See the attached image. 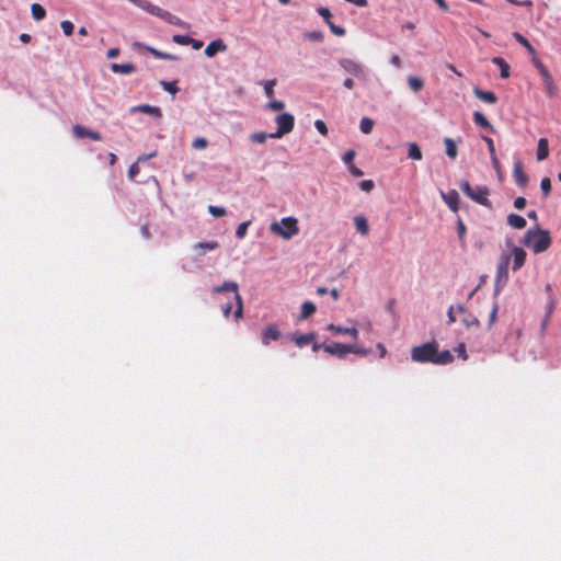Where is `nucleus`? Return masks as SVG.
<instances>
[{
	"mask_svg": "<svg viewBox=\"0 0 561 561\" xmlns=\"http://www.w3.org/2000/svg\"><path fill=\"white\" fill-rule=\"evenodd\" d=\"M524 243L531 248L535 253H542L551 245V238L547 230H528L525 233Z\"/></svg>",
	"mask_w": 561,
	"mask_h": 561,
	"instance_id": "nucleus-1",
	"label": "nucleus"
},
{
	"mask_svg": "<svg viewBox=\"0 0 561 561\" xmlns=\"http://www.w3.org/2000/svg\"><path fill=\"white\" fill-rule=\"evenodd\" d=\"M270 229L274 234L289 240L299 232L298 220L295 217H284L279 222H272Z\"/></svg>",
	"mask_w": 561,
	"mask_h": 561,
	"instance_id": "nucleus-2",
	"label": "nucleus"
},
{
	"mask_svg": "<svg viewBox=\"0 0 561 561\" xmlns=\"http://www.w3.org/2000/svg\"><path fill=\"white\" fill-rule=\"evenodd\" d=\"M437 355V342H426L411 350V358L416 363H433Z\"/></svg>",
	"mask_w": 561,
	"mask_h": 561,
	"instance_id": "nucleus-3",
	"label": "nucleus"
},
{
	"mask_svg": "<svg viewBox=\"0 0 561 561\" xmlns=\"http://www.w3.org/2000/svg\"><path fill=\"white\" fill-rule=\"evenodd\" d=\"M211 291L213 294L231 293L237 304L234 319L238 321L243 317L242 297L239 294V286L236 282H225L222 285L214 287Z\"/></svg>",
	"mask_w": 561,
	"mask_h": 561,
	"instance_id": "nucleus-4",
	"label": "nucleus"
},
{
	"mask_svg": "<svg viewBox=\"0 0 561 561\" xmlns=\"http://www.w3.org/2000/svg\"><path fill=\"white\" fill-rule=\"evenodd\" d=\"M275 122L277 129L275 133L270 134V138H282L294 129L295 118L289 113H283L276 116Z\"/></svg>",
	"mask_w": 561,
	"mask_h": 561,
	"instance_id": "nucleus-5",
	"label": "nucleus"
},
{
	"mask_svg": "<svg viewBox=\"0 0 561 561\" xmlns=\"http://www.w3.org/2000/svg\"><path fill=\"white\" fill-rule=\"evenodd\" d=\"M339 65L350 75L354 76L355 78L359 80H366V72L359 62L348 59V58H342L339 60Z\"/></svg>",
	"mask_w": 561,
	"mask_h": 561,
	"instance_id": "nucleus-6",
	"label": "nucleus"
},
{
	"mask_svg": "<svg viewBox=\"0 0 561 561\" xmlns=\"http://www.w3.org/2000/svg\"><path fill=\"white\" fill-rule=\"evenodd\" d=\"M282 336L280 331L276 324H270L263 329L261 340L263 345H270L271 342L279 340Z\"/></svg>",
	"mask_w": 561,
	"mask_h": 561,
	"instance_id": "nucleus-7",
	"label": "nucleus"
},
{
	"mask_svg": "<svg viewBox=\"0 0 561 561\" xmlns=\"http://www.w3.org/2000/svg\"><path fill=\"white\" fill-rule=\"evenodd\" d=\"M489 194H490V192L486 186H479L472 192V194L469 196V198H471L472 201H474L476 203H478L482 206L491 207Z\"/></svg>",
	"mask_w": 561,
	"mask_h": 561,
	"instance_id": "nucleus-8",
	"label": "nucleus"
},
{
	"mask_svg": "<svg viewBox=\"0 0 561 561\" xmlns=\"http://www.w3.org/2000/svg\"><path fill=\"white\" fill-rule=\"evenodd\" d=\"M440 196L451 211L457 213L459 210V194L456 190L442 191Z\"/></svg>",
	"mask_w": 561,
	"mask_h": 561,
	"instance_id": "nucleus-9",
	"label": "nucleus"
},
{
	"mask_svg": "<svg viewBox=\"0 0 561 561\" xmlns=\"http://www.w3.org/2000/svg\"><path fill=\"white\" fill-rule=\"evenodd\" d=\"M323 350L331 355L342 358L350 353L351 348L347 347V344L336 342L332 344H323Z\"/></svg>",
	"mask_w": 561,
	"mask_h": 561,
	"instance_id": "nucleus-10",
	"label": "nucleus"
},
{
	"mask_svg": "<svg viewBox=\"0 0 561 561\" xmlns=\"http://www.w3.org/2000/svg\"><path fill=\"white\" fill-rule=\"evenodd\" d=\"M73 135L77 138H84L88 137L94 141H100L102 139V136L98 131L89 130L88 128L81 126V125H75L72 127Z\"/></svg>",
	"mask_w": 561,
	"mask_h": 561,
	"instance_id": "nucleus-11",
	"label": "nucleus"
},
{
	"mask_svg": "<svg viewBox=\"0 0 561 561\" xmlns=\"http://www.w3.org/2000/svg\"><path fill=\"white\" fill-rule=\"evenodd\" d=\"M220 247L218 241H206V242H197L194 244L193 250L196 252L198 256H203L206 252L217 250Z\"/></svg>",
	"mask_w": 561,
	"mask_h": 561,
	"instance_id": "nucleus-12",
	"label": "nucleus"
},
{
	"mask_svg": "<svg viewBox=\"0 0 561 561\" xmlns=\"http://www.w3.org/2000/svg\"><path fill=\"white\" fill-rule=\"evenodd\" d=\"M526 251L519 247H514L512 250L513 256V271H518L523 267L526 261Z\"/></svg>",
	"mask_w": 561,
	"mask_h": 561,
	"instance_id": "nucleus-13",
	"label": "nucleus"
},
{
	"mask_svg": "<svg viewBox=\"0 0 561 561\" xmlns=\"http://www.w3.org/2000/svg\"><path fill=\"white\" fill-rule=\"evenodd\" d=\"M227 45L222 39H215L210 42L205 48V55L207 57H214L217 53L226 51Z\"/></svg>",
	"mask_w": 561,
	"mask_h": 561,
	"instance_id": "nucleus-14",
	"label": "nucleus"
},
{
	"mask_svg": "<svg viewBox=\"0 0 561 561\" xmlns=\"http://www.w3.org/2000/svg\"><path fill=\"white\" fill-rule=\"evenodd\" d=\"M317 334L311 333H305V334H291L290 339L291 341L298 346L304 347L312 342L316 341Z\"/></svg>",
	"mask_w": 561,
	"mask_h": 561,
	"instance_id": "nucleus-15",
	"label": "nucleus"
},
{
	"mask_svg": "<svg viewBox=\"0 0 561 561\" xmlns=\"http://www.w3.org/2000/svg\"><path fill=\"white\" fill-rule=\"evenodd\" d=\"M327 329L335 334L351 335L354 340H357V337H358V330L355 327L343 328L341 325H335V324L331 323L327 327Z\"/></svg>",
	"mask_w": 561,
	"mask_h": 561,
	"instance_id": "nucleus-16",
	"label": "nucleus"
},
{
	"mask_svg": "<svg viewBox=\"0 0 561 561\" xmlns=\"http://www.w3.org/2000/svg\"><path fill=\"white\" fill-rule=\"evenodd\" d=\"M130 111L131 112H141V113L149 114V115L158 117V118H160L162 116V112H161L160 107L152 106L149 104H141V105L134 106L130 108Z\"/></svg>",
	"mask_w": 561,
	"mask_h": 561,
	"instance_id": "nucleus-17",
	"label": "nucleus"
},
{
	"mask_svg": "<svg viewBox=\"0 0 561 561\" xmlns=\"http://www.w3.org/2000/svg\"><path fill=\"white\" fill-rule=\"evenodd\" d=\"M513 173H514V178H515L516 183L520 187L526 186V184L528 183V176H527V174L523 170L522 162L518 161V162H516L514 164Z\"/></svg>",
	"mask_w": 561,
	"mask_h": 561,
	"instance_id": "nucleus-18",
	"label": "nucleus"
},
{
	"mask_svg": "<svg viewBox=\"0 0 561 561\" xmlns=\"http://www.w3.org/2000/svg\"><path fill=\"white\" fill-rule=\"evenodd\" d=\"M541 78L543 81L546 94L549 98H553L557 94V87L554 84L552 76L550 75V72H546V73L541 75Z\"/></svg>",
	"mask_w": 561,
	"mask_h": 561,
	"instance_id": "nucleus-19",
	"label": "nucleus"
},
{
	"mask_svg": "<svg viewBox=\"0 0 561 561\" xmlns=\"http://www.w3.org/2000/svg\"><path fill=\"white\" fill-rule=\"evenodd\" d=\"M147 12L154 16L162 19L163 21H165L168 23L170 20H172V15H173L169 11H165V10L161 9L160 7L154 5L152 3L150 5H148Z\"/></svg>",
	"mask_w": 561,
	"mask_h": 561,
	"instance_id": "nucleus-20",
	"label": "nucleus"
},
{
	"mask_svg": "<svg viewBox=\"0 0 561 561\" xmlns=\"http://www.w3.org/2000/svg\"><path fill=\"white\" fill-rule=\"evenodd\" d=\"M511 256L510 255H502L501 262L497 265V272L496 277L500 278H508V264H510Z\"/></svg>",
	"mask_w": 561,
	"mask_h": 561,
	"instance_id": "nucleus-21",
	"label": "nucleus"
},
{
	"mask_svg": "<svg viewBox=\"0 0 561 561\" xmlns=\"http://www.w3.org/2000/svg\"><path fill=\"white\" fill-rule=\"evenodd\" d=\"M473 93H474V95H476L479 100H481V101H483V102H485V103L494 104V103H496V102H497V96H496V95H495V93H494V92H492V91H483V90H480V89L476 88V89L473 90Z\"/></svg>",
	"mask_w": 561,
	"mask_h": 561,
	"instance_id": "nucleus-22",
	"label": "nucleus"
},
{
	"mask_svg": "<svg viewBox=\"0 0 561 561\" xmlns=\"http://www.w3.org/2000/svg\"><path fill=\"white\" fill-rule=\"evenodd\" d=\"M111 70L114 73H124L129 75L136 71V67L134 64L127 62V64H112Z\"/></svg>",
	"mask_w": 561,
	"mask_h": 561,
	"instance_id": "nucleus-23",
	"label": "nucleus"
},
{
	"mask_svg": "<svg viewBox=\"0 0 561 561\" xmlns=\"http://www.w3.org/2000/svg\"><path fill=\"white\" fill-rule=\"evenodd\" d=\"M354 225H355V228L356 230L362 234V236H367L368 232H369V225L367 222V219L362 216V215H357L354 217Z\"/></svg>",
	"mask_w": 561,
	"mask_h": 561,
	"instance_id": "nucleus-24",
	"label": "nucleus"
},
{
	"mask_svg": "<svg viewBox=\"0 0 561 561\" xmlns=\"http://www.w3.org/2000/svg\"><path fill=\"white\" fill-rule=\"evenodd\" d=\"M549 156V145L548 140L546 138H540L538 140V147H537V159L539 161H542L547 159Z\"/></svg>",
	"mask_w": 561,
	"mask_h": 561,
	"instance_id": "nucleus-25",
	"label": "nucleus"
},
{
	"mask_svg": "<svg viewBox=\"0 0 561 561\" xmlns=\"http://www.w3.org/2000/svg\"><path fill=\"white\" fill-rule=\"evenodd\" d=\"M507 224L515 229H523L526 227V219L516 214H510L507 216Z\"/></svg>",
	"mask_w": 561,
	"mask_h": 561,
	"instance_id": "nucleus-26",
	"label": "nucleus"
},
{
	"mask_svg": "<svg viewBox=\"0 0 561 561\" xmlns=\"http://www.w3.org/2000/svg\"><path fill=\"white\" fill-rule=\"evenodd\" d=\"M492 62L494 65L499 66V68L501 70L502 78H504V79L510 78V76H511L510 66L502 57H493Z\"/></svg>",
	"mask_w": 561,
	"mask_h": 561,
	"instance_id": "nucleus-27",
	"label": "nucleus"
},
{
	"mask_svg": "<svg viewBox=\"0 0 561 561\" xmlns=\"http://www.w3.org/2000/svg\"><path fill=\"white\" fill-rule=\"evenodd\" d=\"M453 360H454V356H453V354L448 350H445L443 352H439L437 350V355L435 356L434 364H436V365H446V364L451 363Z\"/></svg>",
	"mask_w": 561,
	"mask_h": 561,
	"instance_id": "nucleus-28",
	"label": "nucleus"
},
{
	"mask_svg": "<svg viewBox=\"0 0 561 561\" xmlns=\"http://www.w3.org/2000/svg\"><path fill=\"white\" fill-rule=\"evenodd\" d=\"M513 37L523 46L527 49V51L531 55V56H535L536 55V49L534 48V46L529 43V41L523 36L520 33L518 32H514L513 33Z\"/></svg>",
	"mask_w": 561,
	"mask_h": 561,
	"instance_id": "nucleus-29",
	"label": "nucleus"
},
{
	"mask_svg": "<svg viewBox=\"0 0 561 561\" xmlns=\"http://www.w3.org/2000/svg\"><path fill=\"white\" fill-rule=\"evenodd\" d=\"M316 305L311 301H306L301 305V313L299 319L305 320L311 317L316 312Z\"/></svg>",
	"mask_w": 561,
	"mask_h": 561,
	"instance_id": "nucleus-30",
	"label": "nucleus"
},
{
	"mask_svg": "<svg viewBox=\"0 0 561 561\" xmlns=\"http://www.w3.org/2000/svg\"><path fill=\"white\" fill-rule=\"evenodd\" d=\"M408 157L410 159L416 160V161L422 160L423 154H422V151H421L420 147L417 146V144L410 142L408 145Z\"/></svg>",
	"mask_w": 561,
	"mask_h": 561,
	"instance_id": "nucleus-31",
	"label": "nucleus"
},
{
	"mask_svg": "<svg viewBox=\"0 0 561 561\" xmlns=\"http://www.w3.org/2000/svg\"><path fill=\"white\" fill-rule=\"evenodd\" d=\"M473 122L482 128H493L488 118L479 111L473 113Z\"/></svg>",
	"mask_w": 561,
	"mask_h": 561,
	"instance_id": "nucleus-32",
	"label": "nucleus"
},
{
	"mask_svg": "<svg viewBox=\"0 0 561 561\" xmlns=\"http://www.w3.org/2000/svg\"><path fill=\"white\" fill-rule=\"evenodd\" d=\"M444 144L446 147V154L450 159H455L458 154V150H457V146H456L455 141L451 138H445Z\"/></svg>",
	"mask_w": 561,
	"mask_h": 561,
	"instance_id": "nucleus-33",
	"label": "nucleus"
},
{
	"mask_svg": "<svg viewBox=\"0 0 561 561\" xmlns=\"http://www.w3.org/2000/svg\"><path fill=\"white\" fill-rule=\"evenodd\" d=\"M32 16L36 21H41L46 16L45 9L39 3H33L31 7Z\"/></svg>",
	"mask_w": 561,
	"mask_h": 561,
	"instance_id": "nucleus-34",
	"label": "nucleus"
},
{
	"mask_svg": "<svg viewBox=\"0 0 561 561\" xmlns=\"http://www.w3.org/2000/svg\"><path fill=\"white\" fill-rule=\"evenodd\" d=\"M408 84L414 92H419L423 89L424 82L421 78L415 76H409L408 77Z\"/></svg>",
	"mask_w": 561,
	"mask_h": 561,
	"instance_id": "nucleus-35",
	"label": "nucleus"
},
{
	"mask_svg": "<svg viewBox=\"0 0 561 561\" xmlns=\"http://www.w3.org/2000/svg\"><path fill=\"white\" fill-rule=\"evenodd\" d=\"M466 232H467L466 225L463 224L461 218H458V220H457V234H458V239H459V241H460L462 247H465V244H466Z\"/></svg>",
	"mask_w": 561,
	"mask_h": 561,
	"instance_id": "nucleus-36",
	"label": "nucleus"
},
{
	"mask_svg": "<svg viewBox=\"0 0 561 561\" xmlns=\"http://www.w3.org/2000/svg\"><path fill=\"white\" fill-rule=\"evenodd\" d=\"M374 127V121L369 117H363L359 123L360 131L364 134H370Z\"/></svg>",
	"mask_w": 561,
	"mask_h": 561,
	"instance_id": "nucleus-37",
	"label": "nucleus"
},
{
	"mask_svg": "<svg viewBox=\"0 0 561 561\" xmlns=\"http://www.w3.org/2000/svg\"><path fill=\"white\" fill-rule=\"evenodd\" d=\"M250 226V221L241 222L236 230V237L238 239H243L247 234L248 228Z\"/></svg>",
	"mask_w": 561,
	"mask_h": 561,
	"instance_id": "nucleus-38",
	"label": "nucleus"
},
{
	"mask_svg": "<svg viewBox=\"0 0 561 561\" xmlns=\"http://www.w3.org/2000/svg\"><path fill=\"white\" fill-rule=\"evenodd\" d=\"M270 137V135H267L266 133L264 131H259V133H254L250 136V139L251 141L253 142H257V144H263L266 141V139Z\"/></svg>",
	"mask_w": 561,
	"mask_h": 561,
	"instance_id": "nucleus-39",
	"label": "nucleus"
},
{
	"mask_svg": "<svg viewBox=\"0 0 561 561\" xmlns=\"http://www.w3.org/2000/svg\"><path fill=\"white\" fill-rule=\"evenodd\" d=\"M161 85L163 90L171 94H175L179 90L175 81H161Z\"/></svg>",
	"mask_w": 561,
	"mask_h": 561,
	"instance_id": "nucleus-40",
	"label": "nucleus"
},
{
	"mask_svg": "<svg viewBox=\"0 0 561 561\" xmlns=\"http://www.w3.org/2000/svg\"><path fill=\"white\" fill-rule=\"evenodd\" d=\"M462 323L467 327V328H471V327H478L480 324L478 318L473 314H468L463 319H462Z\"/></svg>",
	"mask_w": 561,
	"mask_h": 561,
	"instance_id": "nucleus-41",
	"label": "nucleus"
},
{
	"mask_svg": "<svg viewBox=\"0 0 561 561\" xmlns=\"http://www.w3.org/2000/svg\"><path fill=\"white\" fill-rule=\"evenodd\" d=\"M540 188L545 197H548L551 192V181L549 178H543L540 183Z\"/></svg>",
	"mask_w": 561,
	"mask_h": 561,
	"instance_id": "nucleus-42",
	"label": "nucleus"
},
{
	"mask_svg": "<svg viewBox=\"0 0 561 561\" xmlns=\"http://www.w3.org/2000/svg\"><path fill=\"white\" fill-rule=\"evenodd\" d=\"M276 85V80H268L264 83V91L267 98L272 99L274 95V87Z\"/></svg>",
	"mask_w": 561,
	"mask_h": 561,
	"instance_id": "nucleus-43",
	"label": "nucleus"
},
{
	"mask_svg": "<svg viewBox=\"0 0 561 561\" xmlns=\"http://www.w3.org/2000/svg\"><path fill=\"white\" fill-rule=\"evenodd\" d=\"M208 211L214 216V217H222L226 215V209L224 207H220V206H214V205H210L208 206Z\"/></svg>",
	"mask_w": 561,
	"mask_h": 561,
	"instance_id": "nucleus-44",
	"label": "nucleus"
},
{
	"mask_svg": "<svg viewBox=\"0 0 561 561\" xmlns=\"http://www.w3.org/2000/svg\"><path fill=\"white\" fill-rule=\"evenodd\" d=\"M62 32L66 36H70L73 33V23L71 21L65 20L60 23Z\"/></svg>",
	"mask_w": 561,
	"mask_h": 561,
	"instance_id": "nucleus-45",
	"label": "nucleus"
},
{
	"mask_svg": "<svg viewBox=\"0 0 561 561\" xmlns=\"http://www.w3.org/2000/svg\"><path fill=\"white\" fill-rule=\"evenodd\" d=\"M306 38L313 41V42H322L324 38V35L320 31H312L305 35Z\"/></svg>",
	"mask_w": 561,
	"mask_h": 561,
	"instance_id": "nucleus-46",
	"label": "nucleus"
},
{
	"mask_svg": "<svg viewBox=\"0 0 561 561\" xmlns=\"http://www.w3.org/2000/svg\"><path fill=\"white\" fill-rule=\"evenodd\" d=\"M172 41L179 45H190V42H192V37L187 35H174Z\"/></svg>",
	"mask_w": 561,
	"mask_h": 561,
	"instance_id": "nucleus-47",
	"label": "nucleus"
},
{
	"mask_svg": "<svg viewBox=\"0 0 561 561\" xmlns=\"http://www.w3.org/2000/svg\"><path fill=\"white\" fill-rule=\"evenodd\" d=\"M328 26L330 27V31L336 36H344L346 33L344 27L335 25L333 22H329Z\"/></svg>",
	"mask_w": 561,
	"mask_h": 561,
	"instance_id": "nucleus-48",
	"label": "nucleus"
},
{
	"mask_svg": "<svg viewBox=\"0 0 561 561\" xmlns=\"http://www.w3.org/2000/svg\"><path fill=\"white\" fill-rule=\"evenodd\" d=\"M317 11H318L319 15H321V16L324 19V21H325V23H327V24H329V22H332V21H331V16H332V15H331V12H330L329 8H325V7H319V8L317 9Z\"/></svg>",
	"mask_w": 561,
	"mask_h": 561,
	"instance_id": "nucleus-49",
	"label": "nucleus"
},
{
	"mask_svg": "<svg viewBox=\"0 0 561 561\" xmlns=\"http://www.w3.org/2000/svg\"><path fill=\"white\" fill-rule=\"evenodd\" d=\"M266 107L272 111H282L285 107V103L283 101L273 100L267 103Z\"/></svg>",
	"mask_w": 561,
	"mask_h": 561,
	"instance_id": "nucleus-50",
	"label": "nucleus"
},
{
	"mask_svg": "<svg viewBox=\"0 0 561 561\" xmlns=\"http://www.w3.org/2000/svg\"><path fill=\"white\" fill-rule=\"evenodd\" d=\"M207 145H208V141H207V139H206V138H204V137L195 138V139L193 140V144H192V146H193L195 149H204V148H206V147H207Z\"/></svg>",
	"mask_w": 561,
	"mask_h": 561,
	"instance_id": "nucleus-51",
	"label": "nucleus"
},
{
	"mask_svg": "<svg viewBox=\"0 0 561 561\" xmlns=\"http://www.w3.org/2000/svg\"><path fill=\"white\" fill-rule=\"evenodd\" d=\"M497 311H499V305H497V302H494L492 306L491 312H490V317H489V327H492L495 323Z\"/></svg>",
	"mask_w": 561,
	"mask_h": 561,
	"instance_id": "nucleus-52",
	"label": "nucleus"
},
{
	"mask_svg": "<svg viewBox=\"0 0 561 561\" xmlns=\"http://www.w3.org/2000/svg\"><path fill=\"white\" fill-rule=\"evenodd\" d=\"M533 64L535 65V67L538 69L540 76L546 73V72H549V70L547 69V67L535 56H533Z\"/></svg>",
	"mask_w": 561,
	"mask_h": 561,
	"instance_id": "nucleus-53",
	"label": "nucleus"
},
{
	"mask_svg": "<svg viewBox=\"0 0 561 561\" xmlns=\"http://www.w3.org/2000/svg\"><path fill=\"white\" fill-rule=\"evenodd\" d=\"M533 64L535 65V67L538 69L540 76L546 73V72H549V70L547 69V67L535 56H533Z\"/></svg>",
	"mask_w": 561,
	"mask_h": 561,
	"instance_id": "nucleus-54",
	"label": "nucleus"
},
{
	"mask_svg": "<svg viewBox=\"0 0 561 561\" xmlns=\"http://www.w3.org/2000/svg\"><path fill=\"white\" fill-rule=\"evenodd\" d=\"M314 127L317 128V130L322 135V136H327L328 135V127L325 125V123L321 119H317L314 122Z\"/></svg>",
	"mask_w": 561,
	"mask_h": 561,
	"instance_id": "nucleus-55",
	"label": "nucleus"
},
{
	"mask_svg": "<svg viewBox=\"0 0 561 561\" xmlns=\"http://www.w3.org/2000/svg\"><path fill=\"white\" fill-rule=\"evenodd\" d=\"M347 347L351 348L350 353L359 354V355H367L368 351L356 345V344H347Z\"/></svg>",
	"mask_w": 561,
	"mask_h": 561,
	"instance_id": "nucleus-56",
	"label": "nucleus"
},
{
	"mask_svg": "<svg viewBox=\"0 0 561 561\" xmlns=\"http://www.w3.org/2000/svg\"><path fill=\"white\" fill-rule=\"evenodd\" d=\"M460 188L461 191L469 197L472 192L474 191V188L471 187L470 183L466 180H462L460 182Z\"/></svg>",
	"mask_w": 561,
	"mask_h": 561,
	"instance_id": "nucleus-57",
	"label": "nucleus"
},
{
	"mask_svg": "<svg viewBox=\"0 0 561 561\" xmlns=\"http://www.w3.org/2000/svg\"><path fill=\"white\" fill-rule=\"evenodd\" d=\"M355 156H356V152H355L354 150L350 149V150H347V151L343 154V158H342V159H343V161H344V163H345V164L351 165V164H353V163H352V161L354 160Z\"/></svg>",
	"mask_w": 561,
	"mask_h": 561,
	"instance_id": "nucleus-58",
	"label": "nucleus"
},
{
	"mask_svg": "<svg viewBox=\"0 0 561 561\" xmlns=\"http://www.w3.org/2000/svg\"><path fill=\"white\" fill-rule=\"evenodd\" d=\"M482 139L486 144V146H488V150H489L490 156H494V153H496V152H495V147H494L493 139L488 137V136H483Z\"/></svg>",
	"mask_w": 561,
	"mask_h": 561,
	"instance_id": "nucleus-59",
	"label": "nucleus"
},
{
	"mask_svg": "<svg viewBox=\"0 0 561 561\" xmlns=\"http://www.w3.org/2000/svg\"><path fill=\"white\" fill-rule=\"evenodd\" d=\"M140 169H139V165L138 163H133L129 169H128V178L130 180H135V178L137 176V174L139 173Z\"/></svg>",
	"mask_w": 561,
	"mask_h": 561,
	"instance_id": "nucleus-60",
	"label": "nucleus"
},
{
	"mask_svg": "<svg viewBox=\"0 0 561 561\" xmlns=\"http://www.w3.org/2000/svg\"><path fill=\"white\" fill-rule=\"evenodd\" d=\"M170 24H173V25H176V26H180L182 28H188V24L184 21H182L181 19H179L178 16L175 15H172V20L169 21Z\"/></svg>",
	"mask_w": 561,
	"mask_h": 561,
	"instance_id": "nucleus-61",
	"label": "nucleus"
},
{
	"mask_svg": "<svg viewBox=\"0 0 561 561\" xmlns=\"http://www.w3.org/2000/svg\"><path fill=\"white\" fill-rule=\"evenodd\" d=\"M455 351L457 352L458 356L461 357L463 360L468 358L466 345L463 343H460Z\"/></svg>",
	"mask_w": 561,
	"mask_h": 561,
	"instance_id": "nucleus-62",
	"label": "nucleus"
},
{
	"mask_svg": "<svg viewBox=\"0 0 561 561\" xmlns=\"http://www.w3.org/2000/svg\"><path fill=\"white\" fill-rule=\"evenodd\" d=\"M360 188L365 192H370L374 188V182L371 180H364L359 184Z\"/></svg>",
	"mask_w": 561,
	"mask_h": 561,
	"instance_id": "nucleus-63",
	"label": "nucleus"
},
{
	"mask_svg": "<svg viewBox=\"0 0 561 561\" xmlns=\"http://www.w3.org/2000/svg\"><path fill=\"white\" fill-rule=\"evenodd\" d=\"M525 206H526V198L525 197L519 196V197L515 198V201H514V207L515 208L522 210V209L525 208Z\"/></svg>",
	"mask_w": 561,
	"mask_h": 561,
	"instance_id": "nucleus-64",
	"label": "nucleus"
}]
</instances>
